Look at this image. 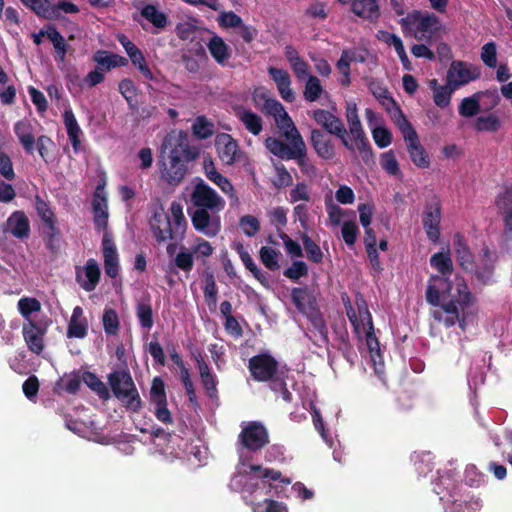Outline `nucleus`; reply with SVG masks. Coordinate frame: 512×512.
<instances>
[{"mask_svg":"<svg viewBox=\"0 0 512 512\" xmlns=\"http://www.w3.org/2000/svg\"><path fill=\"white\" fill-rule=\"evenodd\" d=\"M236 251L239 254L240 259L243 262L245 268L249 270L252 273L253 277L257 279L263 286H267V273L263 272L261 269L258 268L249 252L245 250L244 246L241 243L237 244Z\"/></svg>","mask_w":512,"mask_h":512,"instance_id":"nucleus-39","label":"nucleus"},{"mask_svg":"<svg viewBox=\"0 0 512 512\" xmlns=\"http://www.w3.org/2000/svg\"><path fill=\"white\" fill-rule=\"evenodd\" d=\"M495 205L501 216L512 213V188H506L498 194L495 199Z\"/></svg>","mask_w":512,"mask_h":512,"instance_id":"nucleus-56","label":"nucleus"},{"mask_svg":"<svg viewBox=\"0 0 512 512\" xmlns=\"http://www.w3.org/2000/svg\"><path fill=\"white\" fill-rule=\"evenodd\" d=\"M239 118L245 128L253 135H259L262 131V119L259 115L251 110H244Z\"/></svg>","mask_w":512,"mask_h":512,"instance_id":"nucleus-47","label":"nucleus"},{"mask_svg":"<svg viewBox=\"0 0 512 512\" xmlns=\"http://www.w3.org/2000/svg\"><path fill=\"white\" fill-rule=\"evenodd\" d=\"M323 87L321 85L320 80L314 76L310 75L306 78V83L304 87V98L308 102H315L317 101L321 94L323 93Z\"/></svg>","mask_w":512,"mask_h":512,"instance_id":"nucleus-48","label":"nucleus"},{"mask_svg":"<svg viewBox=\"0 0 512 512\" xmlns=\"http://www.w3.org/2000/svg\"><path fill=\"white\" fill-rule=\"evenodd\" d=\"M402 22L403 24H412L415 27V37L418 40H430L439 30L440 25L439 18L435 14L422 15L419 11L409 14Z\"/></svg>","mask_w":512,"mask_h":512,"instance_id":"nucleus-12","label":"nucleus"},{"mask_svg":"<svg viewBox=\"0 0 512 512\" xmlns=\"http://www.w3.org/2000/svg\"><path fill=\"white\" fill-rule=\"evenodd\" d=\"M61 12L66 14H75L79 12V8L76 4L60 0L57 4L53 5L49 0H41L34 13L44 19H58L61 17Z\"/></svg>","mask_w":512,"mask_h":512,"instance_id":"nucleus-16","label":"nucleus"},{"mask_svg":"<svg viewBox=\"0 0 512 512\" xmlns=\"http://www.w3.org/2000/svg\"><path fill=\"white\" fill-rule=\"evenodd\" d=\"M238 443L250 452H258L269 444V432L260 421H250L242 425Z\"/></svg>","mask_w":512,"mask_h":512,"instance_id":"nucleus-8","label":"nucleus"},{"mask_svg":"<svg viewBox=\"0 0 512 512\" xmlns=\"http://www.w3.org/2000/svg\"><path fill=\"white\" fill-rule=\"evenodd\" d=\"M104 331L108 335H117L119 332V317L116 310L105 309L102 317Z\"/></svg>","mask_w":512,"mask_h":512,"instance_id":"nucleus-51","label":"nucleus"},{"mask_svg":"<svg viewBox=\"0 0 512 512\" xmlns=\"http://www.w3.org/2000/svg\"><path fill=\"white\" fill-rule=\"evenodd\" d=\"M44 235L47 248L51 252H55L57 249L56 241L61 236L60 229L57 226V220L44 225Z\"/></svg>","mask_w":512,"mask_h":512,"instance_id":"nucleus-58","label":"nucleus"},{"mask_svg":"<svg viewBox=\"0 0 512 512\" xmlns=\"http://www.w3.org/2000/svg\"><path fill=\"white\" fill-rule=\"evenodd\" d=\"M203 164H204V173H205L206 177L211 182L216 184L222 190V192H224L225 194H227L230 197H234L237 199V197L235 196L234 186L232 185V183L230 182V180L227 177H225L220 172H218L212 159H204Z\"/></svg>","mask_w":512,"mask_h":512,"instance_id":"nucleus-29","label":"nucleus"},{"mask_svg":"<svg viewBox=\"0 0 512 512\" xmlns=\"http://www.w3.org/2000/svg\"><path fill=\"white\" fill-rule=\"evenodd\" d=\"M239 226L248 237L255 236L260 230L259 220L252 215H244L239 220Z\"/></svg>","mask_w":512,"mask_h":512,"instance_id":"nucleus-62","label":"nucleus"},{"mask_svg":"<svg viewBox=\"0 0 512 512\" xmlns=\"http://www.w3.org/2000/svg\"><path fill=\"white\" fill-rule=\"evenodd\" d=\"M217 21L219 26L224 29L239 28L243 23L242 18L233 11L221 12Z\"/></svg>","mask_w":512,"mask_h":512,"instance_id":"nucleus-61","label":"nucleus"},{"mask_svg":"<svg viewBox=\"0 0 512 512\" xmlns=\"http://www.w3.org/2000/svg\"><path fill=\"white\" fill-rule=\"evenodd\" d=\"M479 76L480 72L470 70L466 62L454 60L447 71L446 79L449 84H452L457 89L460 86L478 79Z\"/></svg>","mask_w":512,"mask_h":512,"instance_id":"nucleus-15","label":"nucleus"},{"mask_svg":"<svg viewBox=\"0 0 512 512\" xmlns=\"http://www.w3.org/2000/svg\"><path fill=\"white\" fill-rule=\"evenodd\" d=\"M46 329L41 327L35 320H29V323H24L22 328L23 338L28 349L40 355L44 350V335Z\"/></svg>","mask_w":512,"mask_h":512,"instance_id":"nucleus-19","label":"nucleus"},{"mask_svg":"<svg viewBox=\"0 0 512 512\" xmlns=\"http://www.w3.org/2000/svg\"><path fill=\"white\" fill-rule=\"evenodd\" d=\"M309 115L315 123L321 127V130L339 138L343 146L348 150H354V145L349 142L348 132L340 117L336 116L329 110L321 108L311 111Z\"/></svg>","mask_w":512,"mask_h":512,"instance_id":"nucleus-7","label":"nucleus"},{"mask_svg":"<svg viewBox=\"0 0 512 512\" xmlns=\"http://www.w3.org/2000/svg\"><path fill=\"white\" fill-rule=\"evenodd\" d=\"M250 470L252 472H261V475L259 478L262 479V484L265 485V480L270 481H280L281 483L285 485H289L291 483V480L289 478L282 477V473L279 470L275 469H269V468H262L261 465L252 464L250 465Z\"/></svg>","mask_w":512,"mask_h":512,"instance_id":"nucleus-50","label":"nucleus"},{"mask_svg":"<svg viewBox=\"0 0 512 512\" xmlns=\"http://www.w3.org/2000/svg\"><path fill=\"white\" fill-rule=\"evenodd\" d=\"M454 251L458 265L465 271H473L474 269V255L460 233L454 236Z\"/></svg>","mask_w":512,"mask_h":512,"instance_id":"nucleus-28","label":"nucleus"},{"mask_svg":"<svg viewBox=\"0 0 512 512\" xmlns=\"http://www.w3.org/2000/svg\"><path fill=\"white\" fill-rule=\"evenodd\" d=\"M170 148L166 164L163 162L162 178L170 185L176 186L182 182L187 173V163L198 157L196 148L189 146L181 136H168L161 146V154H165Z\"/></svg>","mask_w":512,"mask_h":512,"instance_id":"nucleus-1","label":"nucleus"},{"mask_svg":"<svg viewBox=\"0 0 512 512\" xmlns=\"http://www.w3.org/2000/svg\"><path fill=\"white\" fill-rule=\"evenodd\" d=\"M481 60L489 68H495L497 65V48L493 41L484 44L481 48Z\"/></svg>","mask_w":512,"mask_h":512,"instance_id":"nucleus-63","label":"nucleus"},{"mask_svg":"<svg viewBox=\"0 0 512 512\" xmlns=\"http://www.w3.org/2000/svg\"><path fill=\"white\" fill-rule=\"evenodd\" d=\"M170 212L173 217V225L175 226L176 233H180V235L183 236L187 226V221L183 214L182 205L176 201L172 202Z\"/></svg>","mask_w":512,"mask_h":512,"instance_id":"nucleus-59","label":"nucleus"},{"mask_svg":"<svg viewBox=\"0 0 512 512\" xmlns=\"http://www.w3.org/2000/svg\"><path fill=\"white\" fill-rule=\"evenodd\" d=\"M118 41L125 49L132 64L137 67L140 73L147 79L153 80V74L148 67L142 51L124 34L118 36Z\"/></svg>","mask_w":512,"mask_h":512,"instance_id":"nucleus-20","label":"nucleus"},{"mask_svg":"<svg viewBox=\"0 0 512 512\" xmlns=\"http://www.w3.org/2000/svg\"><path fill=\"white\" fill-rule=\"evenodd\" d=\"M430 264L433 268H435L440 274L433 275L430 277V282L440 283L441 285H446L447 292L451 290V283L449 282L448 277L453 272V262L450 256L449 251L447 252H437L433 254L430 258Z\"/></svg>","mask_w":512,"mask_h":512,"instance_id":"nucleus-14","label":"nucleus"},{"mask_svg":"<svg viewBox=\"0 0 512 512\" xmlns=\"http://www.w3.org/2000/svg\"><path fill=\"white\" fill-rule=\"evenodd\" d=\"M45 33L47 39L52 42L55 49V59L63 62L68 52V45L66 44L64 37L54 25L46 26Z\"/></svg>","mask_w":512,"mask_h":512,"instance_id":"nucleus-40","label":"nucleus"},{"mask_svg":"<svg viewBox=\"0 0 512 512\" xmlns=\"http://www.w3.org/2000/svg\"><path fill=\"white\" fill-rule=\"evenodd\" d=\"M14 133L19 143L27 154H33L35 149V137L33 126L27 120H20L14 124Z\"/></svg>","mask_w":512,"mask_h":512,"instance_id":"nucleus-30","label":"nucleus"},{"mask_svg":"<svg viewBox=\"0 0 512 512\" xmlns=\"http://www.w3.org/2000/svg\"><path fill=\"white\" fill-rule=\"evenodd\" d=\"M84 270L86 280L82 281L81 275L78 272L76 280L82 289H84L86 292H91L96 288L97 284L99 283L101 275L100 267L96 260L91 258L87 260Z\"/></svg>","mask_w":512,"mask_h":512,"instance_id":"nucleus-34","label":"nucleus"},{"mask_svg":"<svg viewBox=\"0 0 512 512\" xmlns=\"http://www.w3.org/2000/svg\"><path fill=\"white\" fill-rule=\"evenodd\" d=\"M379 0H353L352 11L355 15L375 22L380 17Z\"/></svg>","mask_w":512,"mask_h":512,"instance_id":"nucleus-32","label":"nucleus"},{"mask_svg":"<svg viewBox=\"0 0 512 512\" xmlns=\"http://www.w3.org/2000/svg\"><path fill=\"white\" fill-rule=\"evenodd\" d=\"M247 367L254 381L269 383V385H272L279 377L288 374L290 371L287 364L281 366L277 359L268 352L252 356L248 360Z\"/></svg>","mask_w":512,"mask_h":512,"instance_id":"nucleus-3","label":"nucleus"},{"mask_svg":"<svg viewBox=\"0 0 512 512\" xmlns=\"http://www.w3.org/2000/svg\"><path fill=\"white\" fill-rule=\"evenodd\" d=\"M40 309L41 304L36 298L24 297L18 301V310L25 318L24 323H29V320H33L31 314L40 311Z\"/></svg>","mask_w":512,"mask_h":512,"instance_id":"nucleus-52","label":"nucleus"},{"mask_svg":"<svg viewBox=\"0 0 512 512\" xmlns=\"http://www.w3.org/2000/svg\"><path fill=\"white\" fill-rule=\"evenodd\" d=\"M265 146L270 153L282 160H295L303 173L314 172L315 167L307 158V148L303 139L288 145L278 138L268 137Z\"/></svg>","mask_w":512,"mask_h":512,"instance_id":"nucleus-4","label":"nucleus"},{"mask_svg":"<svg viewBox=\"0 0 512 512\" xmlns=\"http://www.w3.org/2000/svg\"><path fill=\"white\" fill-rule=\"evenodd\" d=\"M440 221L441 203L435 198L431 203L425 205L422 217L427 238L433 243H437L440 238Z\"/></svg>","mask_w":512,"mask_h":512,"instance_id":"nucleus-13","label":"nucleus"},{"mask_svg":"<svg viewBox=\"0 0 512 512\" xmlns=\"http://www.w3.org/2000/svg\"><path fill=\"white\" fill-rule=\"evenodd\" d=\"M150 402L154 406L156 419L163 424H172L173 417L168 409L165 383L160 377H155L150 388Z\"/></svg>","mask_w":512,"mask_h":512,"instance_id":"nucleus-11","label":"nucleus"},{"mask_svg":"<svg viewBox=\"0 0 512 512\" xmlns=\"http://www.w3.org/2000/svg\"><path fill=\"white\" fill-rule=\"evenodd\" d=\"M223 210H208L188 208L193 228L209 238H213L221 231V216Z\"/></svg>","mask_w":512,"mask_h":512,"instance_id":"nucleus-9","label":"nucleus"},{"mask_svg":"<svg viewBox=\"0 0 512 512\" xmlns=\"http://www.w3.org/2000/svg\"><path fill=\"white\" fill-rule=\"evenodd\" d=\"M457 293V296H453L450 301L441 305L442 310L446 314L454 315V317L459 315V306L461 309H464L471 303L472 298V294L464 281L457 284Z\"/></svg>","mask_w":512,"mask_h":512,"instance_id":"nucleus-26","label":"nucleus"},{"mask_svg":"<svg viewBox=\"0 0 512 512\" xmlns=\"http://www.w3.org/2000/svg\"><path fill=\"white\" fill-rule=\"evenodd\" d=\"M63 121L67 130L69 141L71 142L73 151L77 154L81 148L80 136L82 130L77 122V119L71 109H66L63 113Z\"/></svg>","mask_w":512,"mask_h":512,"instance_id":"nucleus-33","label":"nucleus"},{"mask_svg":"<svg viewBox=\"0 0 512 512\" xmlns=\"http://www.w3.org/2000/svg\"><path fill=\"white\" fill-rule=\"evenodd\" d=\"M277 126L283 130V135L285 139L289 142L288 145L295 143V141L302 140V136L295 126L293 120L289 116V114L283 111L279 116L275 119Z\"/></svg>","mask_w":512,"mask_h":512,"instance_id":"nucleus-38","label":"nucleus"},{"mask_svg":"<svg viewBox=\"0 0 512 512\" xmlns=\"http://www.w3.org/2000/svg\"><path fill=\"white\" fill-rule=\"evenodd\" d=\"M93 220L95 228L98 230H106L108 226V210L106 197L99 193L97 188L92 201Z\"/></svg>","mask_w":512,"mask_h":512,"instance_id":"nucleus-31","label":"nucleus"},{"mask_svg":"<svg viewBox=\"0 0 512 512\" xmlns=\"http://www.w3.org/2000/svg\"><path fill=\"white\" fill-rule=\"evenodd\" d=\"M35 209L43 225L57 220L56 215L51 209L49 203L44 201L40 196H36L35 198Z\"/></svg>","mask_w":512,"mask_h":512,"instance_id":"nucleus-55","label":"nucleus"},{"mask_svg":"<svg viewBox=\"0 0 512 512\" xmlns=\"http://www.w3.org/2000/svg\"><path fill=\"white\" fill-rule=\"evenodd\" d=\"M479 93L465 97L459 104L458 112L462 117H474L480 112Z\"/></svg>","mask_w":512,"mask_h":512,"instance_id":"nucleus-45","label":"nucleus"},{"mask_svg":"<svg viewBox=\"0 0 512 512\" xmlns=\"http://www.w3.org/2000/svg\"><path fill=\"white\" fill-rule=\"evenodd\" d=\"M7 226L11 234L17 238L23 239L29 236L30 223L23 211L13 212L7 219Z\"/></svg>","mask_w":512,"mask_h":512,"instance_id":"nucleus-35","label":"nucleus"},{"mask_svg":"<svg viewBox=\"0 0 512 512\" xmlns=\"http://www.w3.org/2000/svg\"><path fill=\"white\" fill-rule=\"evenodd\" d=\"M268 74L275 82L279 95L286 102H293L295 100V93L291 89V77L287 70L269 67Z\"/></svg>","mask_w":512,"mask_h":512,"instance_id":"nucleus-23","label":"nucleus"},{"mask_svg":"<svg viewBox=\"0 0 512 512\" xmlns=\"http://www.w3.org/2000/svg\"><path fill=\"white\" fill-rule=\"evenodd\" d=\"M308 272L309 269L307 264L302 260H296L292 262L291 266L283 271V275L292 281H297L302 277H306Z\"/></svg>","mask_w":512,"mask_h":512,"instance_id":"nucleus-54","label":"nucleus"},{"mask_svg":"<svg viewBox=\"0 0 512 512\" xmlns=\"http://www.w3.org/2000/svg\"><path fill=\"white\" fill-rule=\"evenodd\" d=\"M35 145L37 148V151L40 155V157L43 159V161L48 164L52 161V157L50 155V152L52 148H54L55 144L53 140L46 135H40L35 140Z\"/></svg>","mask_w":512,"mask_h":512,"instance_id":"nucleus-57","label":"nucleus"},{"mask_svg":"<svg viewBox=\"0 0 512 512\" xmlns=\"http://www.w3.org/2000/svg\"><path fill=\"white\" fill-rule=\"evenodd\" d=\"M88 327V320L84 316L83 308L81 306L74 307L68 322L66 336L68 338L83 339L88 335Z\"/></svg>","mask_w":512,"mask_h":512,"instance_id":"nucleus-24","label":"nucleus"},{"mask_svg":"<svg viewBox=\"0 0 512 512\" xmlns=\"http://www.w3.org/2000/svg\"><path fill=\"white\" fill-rule=\"evenodd\" d=\"M496 259V255L489 249V247L484 246L482 249L480 264L476 265L474 263V269L472 271L478 282L483 285L492 283Z\"/></svg>","mask_w":512,"mask_h":512,"instance_id":"nucleus-18","label":"nucleus"},{"mask_svg":"<svg viewBox=\"0 0 512 512\" xmlns=\"http://www.w3.org/2000/svg\"><path fill=\"white\" fill-rule=\"evenodd\" d=\"M141 15L150 23H152L156 28L163 29L168 24V18L165 13L160 11L153 4H146L141 9Z\"/></svg>","mask_w":512,"mask_h":512,"instance_id":"nucleus-43","label":"nucleus"},{"mask_svg":"<svg viewBox=\"0 0 512 512\" xmlns=\"http://www.w3.org/2000/svg\"><path fill=\"white\" fill-rule=\"evenodd\" d=\"M448 501L452 503V512H478L482 507L479 498L471 497L469 500L462 499L459 486L455 484H453L452 489L449 490Z\"/></svg>","mask_w":512,"mask_h":512,"instance_id":"nucleus-25","label":"nucleus"},{"mask_svg":"<svg viewBox=\"0 0 512 512\" xmlns=\"http://www.w3.org/2000/svg\"><path fill=\"white\" fill-rule=\"evenodd\" d=\"M381 167L389 175L397 176L401 174L398 161L395 157L393 150H389L381 155Z\"/></svg>","mask_w":512,"mask_h":512,"instance_id":"nucleus-60","label":"nucleus"},{"mask_svg":"<svg viewBox=\"0 0 512 512\" xmlns=\"http://www.w3.org/2000/svg\"><path fill=\"white\" fill-rule=\"evenodd\" d=\"M301 240L308 260L316 264L321 263L323 261V252L320 246L315 243L306 233L301 235Z\"/></svg>","mask_w":512,"mask_h":512,"instance_id":"nucleus-49","label":"nucleus"},{"mask_svg":"<svg viewBox=\"0 0 512 512\" xmlns=\"http://www.w3.org/2000/svg\"><path fill=\"white\" fill-rule=\"evenodd\" d=\"M149 224L153 236L158 243H163L167 240H177L183 237L180 233H176L175 226L162 206L154 210Z\"/></svg>","mask_w":512,"mask_h":512,"instance_id":"nucleus-10","label":"nucleus"},{"mask_svg":"<svg viewBox=\"0 0 512 512\" xmlns=\"http://www.w3.org/2000/svg\"><path fill=\"white\" fill-rule=\"evenodd\" d=\"M281 252L269 246H263L259 251L261 263L270 271H277L280 268L279 258Z\"/></svg>","mask_w":512,"mask_h":512,"instance_id":"nucleus-44","label":"nucleus"},{"mask_svg":"<svg viewBox=\"0 0 512 512\" xmlns=\"http://www.w3.org/2000/svg\"><path fill=\"white\" fill-rule=\"evenodd\" d=\"M212 58L221 66H225L231 57L230 47L218 35H214L207 43Z\"/></svg>","mask_w":512,"mask_h":512,"instance_id":"nucleus-36","label":"nucleus"},{"mask_svg":"<svg viewBox=\"0 0 512 512\" xmlns=\"http://www.w3.org/2000/svg\"><path fill=\"white\" fill-rule=\"evenodd\" d=\"M501 127V121L498 116L488 114L476 118L474 128L477 132H497Z\"/></svg>","mask_w":512,"mask_h":512,"instance_id":"nucleus-46","label":"nucleus"},{"mask_svg":"<svg viewBox=\"0 0 512 512\" xmlns=\"http://www.w3.org/2000/svg\"><path fill=\"white\" fill-rule=\"evenodd\" d=\"M311 145L315 153L324 160H331L335 156L332 139L321 129L314 128L310 135Z\"/></svg>","mask_w":512,"mask_h":512,"instance_id":"nucleus-22","label":"nucleus"},{"mask_svg":"<svg viewBox=\"0 0 512 512\" xmlns=\"http://www.w3.org/2000/svg\"><path fill=\"white\" fill-rule=\"evenodd\" d=\"M135 313L141 328L149 331L154 325L153 309L150 299L147 298L139 301L136 305Z\"/></svg>","mask_w":512,"mask_h":512,"instance_id":"nucleus-41","label":"nucleus"},{"mask_svg":"<svg viewBox=\"0 0 512 512\" xmlns=\"http://www.w3.org/2000/svg\"><path fill=\"white\" fill-rule=\"evenodd\" d=\"M102 253L105 273L109 277L115 278L119 274V257L115 242L107 232L104 233L102 239Z\"/></svg>","mask_w":512,"mask_h":512,"instance_id":"nucleus-21","label":"nucleus"},{"mask_svg":"<svg viewBox=\"0 0 512 512\" xmlns=\"http://www.w3.org/2000/svg\"><path fill=\"white\" fill-rule=\"evenodd\" d=\"M215 148L220 160L226 165H232L239 160L240 149L237 141L227 133L216 136Z\"/></svg>","mask_w":512,"mask_h":512,"instance_id":"nucleus-17","label":"nucleus"},{"mask_svg":"<svg viewBox=\"0 0 512 512\" xmlns=\"http://www.w3.org/2000/svg\"><path fill=\"white\" fill-rule=\"evenodd\" d=\"M83 382L94 391L102 400L110 399L111 395L107 386L98 378V376L90 371H85L82 374Z\"/></svg>","mask_w":512,"mask_h":512,"instance_id":"nucleus-42","label":"nucleus"},{"mask_svg":"<svg viewBox=\"0 0 512 512\" xmlns=\"http://www.w3.org/2000/svg\"><path fill=\"white\" fill-rule=\"evenodd\" d=\"M291 300L296 309L302 314L318 308L316 298L307 286L293 288L291 290Z\"/></svg>","mask_w":512,"mask_h":512,"instance_id":"nucleus-27","label":"nucleus"},{"mask_svg":"<svg viewBox=\"0 0 512 512\" xmlns=\"http://www.w3.org/2000/svg\"><path fill=\"white\" fill-rule=\"evenodd\" d=\"M465 483L470 487H479L485 481V476L475 465H468L464 472Z\"/></svg>","mask_w":512,"mask_h":512,"instance_id":"nucleus-64","label":"nucleus"},{"mask_svg":"<svg viewBox=\"0 0 512 512\" xmlns=\"http://www.w3.org/2000/svg\"><path fill=\"white\" fill-rule=\"evenodd\" d=\"M311 322L314 329L323 337L324 340L328 339V330L325 319L321 314L319 308L312 309V311L304 314Z\"/></svg>","mask_w":512,"mask_h":512,"instance_id":"nucleus-53","label":"nucleus"},{"mask_svg":"<svg viewBox=\"0 0 512 512\" xmlns=\"http://www.w3.org/2000/svg\"><path fill=\"white\" fill-rule=\"evenodd\" d=\"M108 384L113 395L126 410L138 413L142 409V400L128 368L115 370L108 375Z\"/></svg>","mask_w":512,"mask_h":512,"instance_id":"nucleus-2","label":"nucleus"},{"mask_svg":"<svg viewBox=\"0 0 512 512\" xmlns=\"http://www.w3.org/2000/svg\"><path fill=\"white\" fill-rule=\"evenodd\" d=\"M430 88L433 90V100L439 108H446L450 105L451 97L456 88L447 82V85H439L437 79L430 81Z\"/></svg>","mask_w":512,"mask_h":512,"instance_id":"nucleus-37","label":"nucleus"},{"mask_svg":"<svg viewBox=\"0 0 512 512\" xmlns=\"http://www.w3.org/2000/svg\"><path fill=\"white\" fill-rule=\"evenodd\" d=\"M190 207L192 210H224L226 202L212 187L202 178H195V183L190 194Z\"/></svg>","mask_w":512,"mask_h":512,"instance_id":"nucleus-5","label":"nucleus"},{"mask_svg":"<svg viewBox=\"0 0 512 512\" xmlns=\"http://www.w3.org/2000/svg\"><path fill=\"white\" fill-rule=\"evenodd\" d=\"M397 110L400 114V120H398L397 123L405 141L407 142V150L411 161L419 168H428L430 165V159L419 141L416 130L403 115L399 107H397Z\"/></svg>","mask_w":512,"mask_h":512,"instance_id":"nucleus-6","label":"nucleus"}]
</instances>
